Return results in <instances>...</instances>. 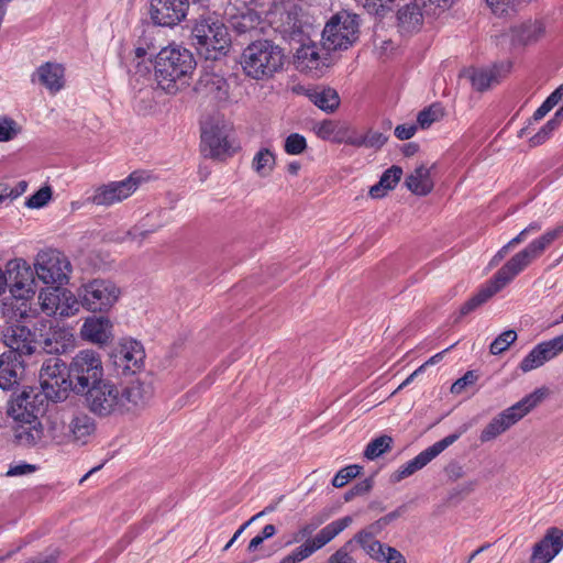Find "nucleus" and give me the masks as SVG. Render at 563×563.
I'll return each mask as SVG.
<instances>
[{
    "label": "nucleus",
    "instance_id": "obj_1",
    "mask_svg": "<svg viewBox=\"0 0 563 563\" xmlns=\"http://www.w3.org/2000/svg\"><path fill=\"white\" fill-rule=\"evenodd\" d=\"M41 325L38 334L23 324L5 329L3 342L9 350L0 354L1 389L11 390L20 384L29 366L27 358L40 354V349L48 354L64 351V344L58 342V338H64L66 333L53 331L51 320L42 321Z\"/></svg>",
    "mask_w": 563,
    "mask_h": 563
},
{
    "label": "nucleus",
    "instance_id": "obj_2",
    "mask_svg": "<svg viewBox=\"0 0 563 563\" xmlns=\"http://www.w3.org/2000/svg\"><path fill=\"white\" fill-rule=\"evenodd\" d=\"M562 227L548 230L541 236L531 241L523 250L511 256L496 274L484 284L478 291L464 302L460 309V316H466L485 303L495 294L505 288L533 261L539 258L544 251L561 235Z\"/></svg>",
    "mask_w": 563,
    "mask_h": 563
},
{
    "label": "nucleus",
    "instance_id": "obj_3",
    "mask_svg": "<svg viewBox=\"0 0 563 563\" xmlns=\"http://www.w3.org/2000/svg\"><path fill=\"white\" fill-rule=\"evenodd\" d=\"M285 55L283 49L268 40L249 44L241 55L244 74L255 80L269 79L283 69Z\"/></svg>",
    "mask_w": 563,
    "mask_h": 563
},
{
    "label": "nucleus",
    "instance_id": "obj_4",
    "mask_svg": "<svg viewBox=\"0 0 563 563\" xmlns=\"http://www.w3.org/2000/svg\"><path fill=\"white\" fill-rule=\"evenodd\" d=\"M196 60L192 53L180 46H167L156 54L155 76L158 84L168 89L172 84H183L192 75L196 69Z\"/></svg>",
    "mask_w": 563,
    "mask_h": 563
},
{
    "label": "nucleus",
    "instance_id": "obj_5",
    "mask_svg": "<svg viewBox=\"0 0 563 563\" xmlns=\"http://www.w3.org/2000/svg\"><path fill=\"white\" fill-rule=\"evenodd\" d=\"M192 44L206 59L216 60L229 48L228 29L217 16H200L192 27Z\"/></svg>",
    "mask_w": 563,
    "mask_h": 563
},
{
    "label": "nucleus",
    "instance_id": "obj_6",
    "mask_svg": "<svg viewBox=\"0 0 563 563\" xmlns=\"http://www.w3.org/2000/svg\"><path fill=\"white\" fill-rule=\"evenodd\" d=\"M547 389L538 388L522 399L506 408L496 415L489 423L482 430L479 440L482 443L495 440L498 435L505 433L512 426L523 419L545 398Z\"/></svg>",
    "mask_w": 563,
    "mask_h": 563
},
{
    "label": "nucleus",
    "instance_id": "obj_7",
    "mask_svg": "<svg viewBox=\"0 0 563 563\" xmlns=\"http://www.w3.org/2000/svg\"><path fill=\"white\" fill-rule=\"evenodd\" d=\"M103 369L99 354L92 350L78 352L69 364L68 386L77 394H84L102 379Z\"/></svg>",
    "mask_w": 563,
    "mask_h": 563
},
{
    "label": "nucleus",
    "instance_id": "obj_8",
    "mask_svg": "<svg viewBox=\"0 0 563 563\" xmlns=\"http://www.w3.org/2000/svg\"><path fill=\"white\" fill-rule=\"evenodd\" d=\"M358 18L342 11L333 15L322 32L323 46L328 51L347 49L358 38Z\"/></svg>",
    "mask_w": 563,
    "mask_h": 563
},
{
    "label": "nucleus",
    "instance_id": "obj_9",
    "mask_svg": "<svg viewBox=\"0 0 563 563\" xmlns=\"http://www.w3.org/2000/svg\"><path fill=\"white\" fill-rule=\"evenodd\" d=\"M81 307L92 312H107L119 300L120 288L110 279L96 278L77 289Z\"/></svg>",
    "mask_w": 563,
    "mask_h": 563
},
{
    "label": "nucleus",
    "instance_id": "obj_10",
    "mask_svg": "<svg viewBox=\"0 0 563 563\" xmlns=\"http://www.w3.org/2000/svg\"><path fill=\"white\" fill-rule=\"evenodd\" d=\"M352 522L350 516L336 519L324 526L312 540H306L300 545L296 547L289 553L284 555L278 563H301L309 559L317 551L330 543L343 530H345Z\"/></svg>",
    "mask_w": 563,
    "mask_h": 563
},
{
    "label": "nucleus",
    "instance_id": "obj_11",
    "mask_svg": "<svg viewBox=\"0 0 563 563\" xmlns=\"http://www.w3.org/2000/svg\"><path fill=\"white\" fill-rule=\"evenodd\" d=\"M84 394L87 406L92 413L99 417L122 413V391L112 382L101 379Z\"/></svg>",
    "mask_w": 563,
    "mask_h": 563
},
{
    "label": "nucleus",
    "instance_id": "obj_12",
    "mask_svg": "<svg viewBox=\"0 0 563 563\" xmlns=\"http://www.w3.org/2000/svg\"><path fill=\"white\" fill-rule=\"evenodd\" d=\"M7 277L12 297L22 301L16 311L21 318H26V301L35 295L34 272L25 261L15 260L8 264Z\"/></svg>",
    "mask_w": 563,
    "mask_h": 563
},
{
    "label": "nucleus",
    "instance_id": "obj_13",
    "mask_svg": "<svg viewBox=\"0 0 563 563\" xmlns=\"http://www.w3.org/2000/svg\"><path fill=\"white\" fill-rule=\"evenodd\" d=\"M71 272L70 262L59 251L46 250L37 254L35 273L44 284L60 286L66 284Z\"/></svg>",
    "mask_w": 563,
    "mask_h": 563
},
{
    "label": "nucleus",
    "instance_id": "obj_14",
    "mask_svg": "<svg viewBox=\"0 0 563 563\" xmlns=\"http://www.w3.org/2000/svg\"><path fill=\"white\" fill-rule=\"evenodd\" d=\"M231 125L221 117L210 118L201 123V151L205 156L218 158L230 150Z\"/></svg>",
    "mask_w": 563,
    "mask_h": 563
},
{
    "label": "nucleus",
    "instance_id": "obj_15",
    "mask_svg": "<svg viewBox=\"0 0 563 563\" xmlns=\"http://www.w3.org/2000/svg\"><path fill=\"white\" fill-rule=\"evenodd\" d=\"M65 363L56 355L43 361L40 369V384L43 396L53 401H60L66 397L68 377L64 376Z\"/></svg>",
    "mask_w": 563,
    "mask_h": 563
},
{
    "label": "nucleus",
    "instance_id": "obj_16",
    "mask_svg": "<svg viewBox=\"0 0 563 563\" xmlns=\"http://www.w3.org/2000/svg\"><path fill=\"white\" fill-rule=\"evenodd\" d=\"M466 430L467 427L463 426L455 433L446 435L445 438L421 451L417 456L399 466V468L391 474V482L399 483L402 479L413 475L416 472L422 470L445 449L455 443L460 437L466 432Z\"/></svg>",
    "mask_w": 563,
    "mask_h": 563
},
{
    "label": "nucleus",
    "instance_id": "obj_17",
    "mask_svg": "<svg viewBox=\"0 0 563 563\" xmlns=\"http://www.w3.org/2000/svg\"><path fill=\"white\" fill-rule=\"evenodd\" d=\"M143 178L139 173H132L120 181H110L98 187L92 196V202L97 206H112L129 198L140 186Z\"/></svg>",
    "mask_w": 563,
    "mask_h": 563
},
{
    "label": "nucleus",
    "instance_id": "obj_18",
    "mask_svg": "<svg viewBox=\"0 0 563 563\" xmlns=\"http://www.w3.org/2000/svg\"><path fill=\"white\" fill-rule=\"evenodd\" d=\"M253 0H229L224 16L229 25L239 34L256 30L262 22L260 13L251 7Z\"/></svg>",
    "mask_w": 563,
    "mask_h": 563
},
{
    "label": "nucleus",
    "instance_id": "obj_19",
    "mask_svg": "<svg viewBox=\"0 0 563 563\" xmlns=\"http://www.w3.org/2000/svg\"><path fill=\"white\" fill-rule=\"evenodd\" d=\"M189 0H151L150 15L156 25L175 26L187 15Z\"/></svg>",
    "mask_w": 563,
    "mask_h": 563
},
{
    "label": "nucleus",
    "instance_id": "obj_20",
    "mask_svg": "<svg viewBox=\"0 0 563 563\" xmlns=\"http://www.w3.org/2000/svg\"><path fill=\"white\" fill-rule=\"evenodd\" d=\"M510 62H501L489 67L466 69L464 76L468 78L475 90L483 92L499 84L510 73Z\"/></svg>",
    "mask_w": 563,
    "mask_h": 563
},
{
    "label": "nucleus",
    "instance_id": "obj_21",
    "mask_svg": "<svg viewBox=\"0 0 563 563\" xmlns=\"http://www.w3.org/2000/svg\"><path fill=\"white\" fill-rule=\"evenodd\" d=\"M30 80L56 95L66 86L65 67L56 62H45L31 74Z\"/></svg>",
    "mask_w": 563,
    "mask_h": 563
},
{
    "label": "nucleus",
    "instance_id": "obj_22",
    "mask_svg": "<svg viewBox=\"0 0 563 563\" xmlns=\"http://www.w3.org/2000/svg\"><path fill=\"white\" fill-rule=\"evenodd\" d=\"M563 352V334L537 344L521 361L519 367L527 373L542 366Z\"/></svg>",
    "mask_w": 563,
    "mask_h": 563
},
{
    "label": "nucleus",
    "instance_id": "obj_23",
    "mask_svg": "<svg viewBox=\"0 0 563 563\" xmlns=\"http://www.w3.org/2000/svg\"><path fill=\"white\" fill-rule=\"evenodd\" d=\"M329 52L324 48L323 43L321 46L314 42L302 44L296 52V68L301 73L318 70L327 66Z\"/></svg>",
    "mask_w": 563,
    "mask_h": 563
},
{
    "label": "nucleus",
    "instance_id": "obj_24",
    "mask_svg": "<svg viewBox=\"0 0 563 563\" xmlns=\"http://www.w3.org/2000/svg\"><path fill=\"white\" fill-rule=\"evenodd\" d=\"M40 397L42 395L35 394L32 389L30 391L24 390L11 404L8 413L19 422H30L32 419H37L38 413L45 410L42 408L43 399L40 400V405H36Z\"/></svg>",
    "mask_w": 563,
    "mask_h": 563
},
{
    "label": "nucleus",
    "instance_id": "obj_25",
    "mask_svg": "<svg viewBox=\"0 0 563 563\" xmlns=\"http://www.w3.org/2000/svg\"><path fill=\"white\" fill-rule=\"evenodd\" d=\"M563 549V531L550 528L543 539L533 547L531 563H549Z\"/></svg>",
    "mask_w": 563,
    "mask_h": 563
},
{
    "label": "nucleus",
    "instance_id": "obj_26",
    "mask_svg": "<svg viewBox=\"0 0 563 563\" xmlns=\"http://www.w3.org/2000/svg\"><path fill=\"white\" fill-rule=\"evenodd\" d=\"M112 323L108 317L92 316L85 320L81 336L92 343L104 344L112 335Z\"/></svg>",
    "mask_w": 563,
    "mask_h": 563
},
{
    "label": "nucleus",
    "instance_id": "obj_27",
    "mask_svg": "<svg viewBox=\"0 0 563 563\" xmlns=\"http://www.w3.org/2000/svg\"><path fill=\"white\" fill-rule=\"evenodd\" d=\"M196 91L214 101H225L229 98V84L220 75L206 73L199 78Z\"/></svg>",
    "mask_w": 563,
    "mask_h": 563
},
{
    "label": "nucleus",
    "instance_id": "obj_28",
    "mask_svg": "<svg viewBox=\"0 0 563 563\" xmlns=\"http://www.w3.org/2000/svg\"><path fill=\"white\" fill-rule=\"evenodd\" d=\"M123 408L122 413L144 406L153 395L151 384L140 380L132 382L124 388H121Z\"/></svg>",
    "mask_w": 563,
    "mask_h": 563
},
{
    "label": "nucleus",
    "instance_id": "obj_29",
    "mask_svg": "<svg viewBox=\"0 0 563 563\" xmlns=\"http://www.w3.org/2000/svg\"><path fill=\"white\" fill-rule=\"evenodd\" d=\"M14 438L18 444L22 446L45 448L43 423L38 419L20 422L14 429Z\"/></svg>",
    "mask_w": 563,
    "mask_h": 563
},
{
    "label": "nucleus",
    "instance_id": "obj_30",
    "mask_svg": "<svg viewBox=\"0 0 563 563\" xmlns=\"http://www.w3.org/2000/svg\"><path fill=\"white\" fill-rule=\"evenodd\" d=\"M306 96L314 106L327 113L334 112L340 106L338 91L330 87H314L307 89Z\"/></svg>",
    "mask_w": 563,
    "mask_h": 563
},
{
    "label": "nucleus",
    "instance_id": "obj_31",
    "mask_svg": "<svg viewBox=\"0 0 563 563\" xmlns=\"http://www.w3.org/2000/svg\"><path fill=\"white\" fill-rule=\"evenodd\" d=\"M120 362L125 369L135 372L143 364L145 352L143 345L135 340L124 342L119 351Z\"/></svg>",
    "mask_w": 563,
    "mask_h": 563
},
{
    "label": "nucleus",
    "instance_id": "obj_32",
    "mask_svg": "<svg viewBox=\"0 0 563 563\" xmlns=\"http://www.w3.org/2000/svg\"><path fill=\"white\" fill-rule=\"evenodd\" d=\"M45 448L52 444H65L70 440L68 426L58 417H49L46 426L43 424Z\"/></svg>",
    "mask_w": 563,
    "mask_h": 563
},
{
    "label": "nucleus",
    "instance_id": "obj_33",
    "mask_svg": "<svg viewBox=\"0 0 563 563\" xmlns=\"http://www.w3.org/2000/svg\"><path fill=\"white\" fill-rule=\"evenodd\" d=\"M401 176V167L393 165L383 173L379 181L369 188V196L374 199L383 198L397 186Z\"/></svg>",
    "mask_w": 563,
    "mask_h": 563
},
{
    "label": "nucleus",
    "instance_id": "obj_34",
    "mask_svg": "<svg viewBox=\"0 0 563 563\" xmlns=\"http://www.w3.org/2000/svg\"><path fill=\"white\" fill-rule=\"evenodd\" d=\"M406 186L415 195H418V196L428 195L433 188V183L430 177L429 168H427L424 166L417 167L406 178Z\"/></svg>",
    "mask_w": 563,
    "mask_h": 563
},
{
    "label": "nucleus",
    "instance_id": "obj_35",
    "mask_svg": "<svg viewBox=\"0 0 563 563\" xmlns=\"http://www.w3.org/2000/svg\"><path fill=\"white\" fill-rule=\"evenodd\" d=\"M399 26L405 32H412L418 30L422 24L423 16L419 5L415 2L405 4L399 9L398 14Z\"/></svg>",
    "mask_w": 563,
    "mask_h": 563
},
{
    "label": "nucleus",
    "instance_id": "obj_36",
    "mask_svg": "<svg viewBox=\"0 0 563 563\" xmlns=\"http://www.w3.org/2000/svg\"><path fill=\"white\" fill-rule=\"evenodd\" d=\"M354 539L373 560L380 562L385 558V551H387L388 545L380 543L372 533L361 531Z\"/></svg>",
    "mask_w": 563,
    "mask_h": 563
},
{
    "label": "nucleus",
    "instance_id": "obj_37",
    "mask_svg": "<svg viewBox=\"0 0 563 563\" xmlns=\"http://www.w3.org/2000/svg\"><path fill=\"white\" fill-rule=\"evenodd\" d=\"M70 439L79 441L88 435H90L95 431V421L88 415L79 413L76 415L70 423L68 424Z\"/></svg>",
    "mask_w": 563,
    "mask_h": 563
},
{
    "label": "nucleus",
    "instance_id": "obj_38",
    "mask_svg": "<svg viewBox=\"0 0 563 563\" xmlns=\"http://www.w3.org/2000/svg\"><path fill=\"white\" fill-rule=\"evenodd\" d=\"M80 306L81 302L78 295H74L70 290L63 288L58 307L54 308L56 316L70 317L79 311Z\"/></svg>",
    "mask_w": 563,
    "mask_h": 563
},
{
    "label": "nucleus",
    "instance_id": "obj_39",
    "mask_svg": "<svg viewBox=\"0 0 563 563\" xmlns=\"http://www.w3.org/2000/svg\"><path fill=\"white\" fill-rule=\"evenodd\" d=\"M325 520L327 516L317 515L310 521L302 523L299 526L298 530L292 533L291 540L288 542V544L312 540V534Z\"/></svg>",
    "mask_w": 563,
    "mask_h": 563
},
{
    "label": "nucleus",
    "instance_id": "obj_40",
    "mask_svg": "<svg viewBox=\"0 0 563 563\" xmlns=\"http://www.w3.org/2000/svg\"><path fill=\"white\" fill-rule=\"evenodd\" d=\"M63 288L59 286L42 290L38 295L41 310L48 317L56 316L54 307H58Z\"/></svg>",
    "mask_w": 563,
    "mask_h": 563
},
{
    "label": "nucleus",
    "instance_id": "obj_41",
    "mask_svg": "<svg viewBox=\"0 0 563 563\" xmlns=\"http://www.w3.org/2000/svg\"><path fill=\"white\" fill-rule=\"evenodd\" d=\"M275 155L268 148H261L253 157L252 167L260 176H267L274 169Z\"/></svg>",
    "mask_w": 563,
    "mask_h": 563
},
{
    "label": "nucleus",
    "instance_id": "obj_42",
    "mask_svg": "<svg viewBox=\"0 0 563 563\" xmlns=\"http://www.w3.org/2000/svg\"><path fill=\"white\" fill-rule=\"evenodd\" d=\"M369 14L385 16L400 0H355Z\"/></svg>",
    "mask_w": 563,
    "mask_h": 563
},
{
    "label": "nucleus",
    "instance_id": "obj_43",
    "mask_svg": "<svg viewBox=\"0 0 563 563\" xmlns=\"http://www.w3.org/2000/svg\"><path fill=\"white\" fill-rule=\"evenodd\" d=\"M393 439L389 435H380L372 440L365 448L364 456L368 460H375L391 448Z\"/></svg>",
    "mask_w": 563,
    "mask_h": 563
},
{
    "label": "nucleus",
    "instance_id": "obj_44",
    "mask_svg": "<svg viewBox=\"0 0 563 563\" xmlns=\"http://www.w3.org/2000/svg\"><path fill=\"white\" fill-rule=\"evenodd\" d=\"M443 117V110L439 104H431L421 110L417 115V122L421 129L429 128L432 123L439 121Z\"/></svg>",
    "mask_w": 563,
    "mask_h": 563
},
{
    "label": "nucleus",
    "instance_id": "obj_45",
    "mask_svg": "<svg viewBox=\"0 0 563 563\" xmlns=\"http://www.w3.org/2000/svg\"><path fill=\"white\" fill-rule=\"evenodd\" d=\"M517 340V333L514 330H507L500 333L489 346V352L493 355H498L505 352L510 344H512Z\"/></svg>",
    "mask_w": 563,
    "mask_h": 563
},
{
    "label": "nucleus",
    "instance_id": "obj_46",
    "mask_svg": "<svg viewBox=\"0 0 563 563\" xmlns=\"http://www.w3.org/2000/svg\"><path fill=\"white\" fill-rule=\"evenodd\" d=\"M307 148L306 137L299 133L289 134L284 144V151L288 155H300Z\"/></svg>",
    "mask_w": 563,
    "mask_h": 563
},
{
    "label": "nucleus",
    "instance_id": "obj_47",
    "mask_svg": "<svg viewBox=\"0 0 563 563\" xmlns=\"http://www.w3.org/2000/svg\"><path fill=\"white\" fill-rule=\"evenodd\" d=\"M362 471V466L352 464L341 468L332 478V485L336 488L345 486L352 478L356 477Z\"/></svg>",
    "mask_w": 563,
    "mask_h": 563
},
{
    "label": "nucleus",
    "instance_id": "obj_48",
    "mask_svg": "<svg viewBox=\"0 0 563 563\" xmlns=\"http://www.w3.org/2000/svg\"><path fill=\"white\" fill-rule=\"evenodd\" d=\"M52 197V189L43 187L33 194L25 202V206L31 209H38L44 207Z\"/></svg>",
    "mask_w": 563,
    "mask_h": 563
},
{
    "label": "nucleus",
    "instance_id": "obj_49",
    "mask_svg": "<svg viewBox=\"0 0 563 563\" xmlns=\"http://www.w3.org/2000/svg\"><path fill=\"white\" fill-rule=\"evenodd\" d=\"M479 376L476 371H467L461 378L456 379L451 386V393L460 395L466 387L474 385Z\"/></svg>",
    "mask_w": 563,
    "mask_h": 563
},
{
    "label": "nucleus",
    "instance_id": "obj_50",
    "mask_svg": "<svg viewBox=\"0 0 563 563\" xmlns=\"http://www.w3.org/2000/svg\"><path fill=\"white\" fill-rule=\"evenodd\" d=\"M559 126L555 124V122L548 121L530 140L529 143L531 146H539L543 144L551 135L552 133L558 129Z\"/></svg>",
    "mask_w": 563,
    "mask_h": 563
},
{
    "label": "nucleus",
    "instance_id": "obj_51",
    "mask_svg": "<svg viewBox=\"0 0 563 563\" xmlns=\"http://www.w3.org/2000/svg\"><path fill=\"white\" fill-rule=\"evenodd\" d=\"M352 541H349L333 554L330 555L327 563H357L356 560L350 553V545Z\"/></svg>",
    "mask_w": 563,
    "mask_h": 563
},
{
    "label": "nucleus",
    "instance_id": "obj_52",
    "mask_svg": "<svg viewBox=\"0 0 563 563\" xmlns=\"http://www.w3.org/2000/svg\"><path fill=\"white\" fill-rule=\"evenodd\" d=\"M16 123L9 118H3L0 121V142H8L12 140L18 131H16Z\"/></svg>",
    "mask_w": 563,
    "mask_h": 563
},
{
    "label": "nucleus",
    "instance_id": "obj_53",
    "mask_svg": "<svg viewBox=\"0 0 563 563\" xmlns=\"http://www.w3.org/2000/svg\"><path fill=\"white\" fill-rule=\"evenodd\" d=\"M386 141L387 137L378 131L368 130L365 133V147L367 148H379Z\"/></svg>",
    "mask_w": 563,
    "mask_h": 563
},
{
    "label": "nucleus",
    "instance_id": "obj_54",
    "mask_svg": "<svg viewBox=\"0 0 563 563\" xmlns=\"http://www.w3.org/2000/svg\"><path fill=\"white\" fill-rule=\"evenodd\" d=\"M275 508L274 506H267L264 510L260 511L258 514H256L255 516H253L249 521H246L244 525H242L236 531L235 533L233 534V537L230 539V541L225 544L224 547V551L229 550L232 544L238 540V538L242 534V532L244 531V529L251 523L253 522L254 520H256L257 518L273 511Z\"/></svg>",
    "mask_w": 563,
    "mask_h": 563
},
{
    "label": "nucleus",
    "instance_id": "obj_55",
    "mask_svg": "<svg viewBox=\"0 0 563 563\" xmlns=\"http://www.w3.org/2000/svg\"><path fill=\"white\" fill-rule=\"evenodd\" d=\"M417 131V126L415 124H399L395 128V136L401 141L411 139Z\"/></svg>",
    "mask_w": 563,
    "mask_h": 563
},
{
    "label": "nucleus",
    "instance_id": "obj_56",
    "mask_svg": "<svg viewBox=\"0 0 563 563\" xmlns=\"http://www.w3.org/2000/svg\"><path fill=\"white\" fill-rule=\"evenodd\" d=\"M444 471L450 481H457L465 474L464 467L455 461L449 463Z\"/></svg>",
    "mask_w": 563,
    "mask_h": 563
},
{
    "label": "nucleus",
    "instance_id": "obj_57",
    "mask_svg": "<svg viewBox=\"0 0 563 563\" xmlns=\"http://www.w3.org/2000/svg\"><path fill=\"white\" fill-rule=\"evenodd\" d=\"M35 471V466L27 463H20L15 465H11L7 471V476H21L25 474H30Z\"/></svg>",
    "mask_w": 563,
    "mask_h": 563
},
{
    "label": "nucleus",
    "instance_id": "obj_58",
    "mask_svg": "<svg viewBox=\"0 0 563 563\" xmlns=\"http://www.w3.org/2000/svg\"><path fill=\"white\" fill-rule=\"evenodd\" d=\"M384 563H407L405 556L395 548L387 547L385 558L380 560Z\"/></svg>",
    "mask_w": 563,
    "mask_h": 563
},
{
    "label": "nucleus",
    "instance_id": "obj_59",
    "mask_svg": "<svg viewBox=\"0 0 563 563\" xmlns=\"http://www.w3.org/2000/svg\"><path fill=\"white\" fill-rule=\"evenodd\" d=\"M58 554L59 552L57 550H49L36 558L29 560L26 563H55L57 561Z\"/></svg>",
    "mask_w": 563,
    "mask_h": 563
},
{
    "label": "nucleus",
    "instance_id": "obj_60",
    "mask_svg": "<svg viewBox=\"0 0 563 563\" xmlns=\"http://www.w3.org/2000/svg\"><path fill=\"white\" fill-rule=\"evenodd\" d=\"M347 145H352L355 147H365V133H358V132H351L349 133L345 139L342 140Z\"/></svg>",
    "mask_w": 563,
    "mask_h": 563
},
{
    "label": "nucleus",
    "instance_id": "obj_61",
    "mask_svg": "<svg viewBox=\"0 0 563 563\" xmlns=\"http://www.w3.org/2000/svg\"><path fill=\"white\" fill-rule=\"evenodd\" d=\"M333 131L334 124L331 121H324L319 125L317 134L322 139H327L333 133Z\"/></svg>",
    "mask_w": 563,
    "mask_h": 563
},
{
    "label": "nucleus",
    "instance_id": "obj_62",
    "mask_svg": "<svg viewBox=\"0 0 563 563\" xmlns=\"http://www.w3.org/2000/svg\"><path fill=\"white\" fill-rule=\"evenodd\" d=\"M552 109L553 107L549 104L547 100H544L542 104L534 111L533 120L539 121L543 119Z\"/></svg>",
    "mask_w": 563,
    "mask_h": 563
},
{
    "label": "nucleus",
    "instance_id": "obj_63",
    "mask_svg": "<svg viewBox=\"0 0 563 563\" xmlns=\"http://www.w3.org/2000/svg\"><path fill=\"white\" fill-rule=\"evenodd\" d=\"M371 488H372V479H369V478L361 481L353 487L354 493H356L357 496L368 493L371 490Z\"/></svg>",
    "mask_w": 563,
    "mask_h": 563
},
{
    "label": "nucleus",
    "instance_id": "obj_64",
    "mask_svg": "<svg viewBox=\"0 0 563 563\" xmlns=\"http://www.w3.org/2000/svg\"><path fill=\"white\" fill-rule=\"evenodd\" d=\"M563 98V86L558 87L545 100L553 108L561 101Z\"/></svg>",
    "mask_w": 563,
    "mask_h": 563
}]
</instances>
